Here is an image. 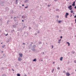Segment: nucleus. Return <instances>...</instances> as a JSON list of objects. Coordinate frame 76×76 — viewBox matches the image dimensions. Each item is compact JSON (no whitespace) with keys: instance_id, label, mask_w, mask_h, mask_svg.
Listing matches in <instances>:
<instances>
[{"instance_id":"4468645a","label":"nucleus","mask_w":76,"mask_h":76,"mask_svg":"<svg viewBox=\"0 0 76 76\" xmlns=\"http://www.w3.org/2000/svg\"><path fill=\"white\" fill-rule=\"evenodd\" d=\"M17 76H20V74H17Z\"/></svg>"},{"instance_id":"f03ea898","label":"nucleus","mask_w":76,"mask_h":76,"mask_svg":"<svg viewBox=\"0 0 76 76\" xmlns=\"http://www.w3.org/2000/svg\"><path fill=\"white\" fill-rule=\"evenodd\" d=\"M72 5H70L68 7V9H69V10H72Z\"/></svg>"},{"instance_id":"680f3d73","label":"nucleus","mask_w":76,"mask_h":76,"mask_svg":"<svg viewBox=\"0 0 76 76\" xmlns=\"http://www.w3.org/2000/svg\"><path fill=\"white\" fill-rule=\"evenodd\" d=\"M75 37H76V35H75Z\"/></svg>"},{"instance_id":"5701e85b","label":"nucleus","mask_w":76,"mask_h":76,"mask_svg":"<svg viewBox=\"0 0 76 76\" xmlns=\"http://www.w3.org/2000/svg\"><path fill=\"white\" fill-rule=\"evenodd\" d=\"M53 72H54V69H53V70H52V71H51L52 73H53Z\"/></svg>"},{"instance_id":"6ab92c4d","label":"nucleus","mask_w":76,"mask_h":76,"mask_svg":"<svg viewBox=\"0 0 76 76\" xmlns=\"http://www.w3.org/2000/svg\"><path fill=\"white\" fill-rule=\"evenodd\" d=\"M2 76H6L5 74H3Z\"/></svg>"},{"instance_id":"4c0bfd02","label":"nucleus","mask_w":76,"mask_h":76,"mask_svg":"<svg viewBox=\"0 0 76 76\" xmlns=\"http://www.w3.org/2000/svg\"><path fill=\"white\" fill-rule=\"evenodd\" d=\"M76 18V15H75L74 16V18Z\"/></svg>"},{"instance_id":"338daca9","label":"nucleus","mask_w":76,"mask_h":76,"mask_svg":"<svg viewBox=\"0 0 76 76\" xmlns=\"http://www.w3.org/2000/svg\"><path fill=\"white\" fill-rule=\"evenodd\" d=\"M2 53H3V51H2Z\"/></svg>"},{"instance_id":"412c9836","label":"nucleus","mask_w":76,"mask_h":76,"mask_svg":"<svg viewBox=\"0 0 76 76\" xmlns=\"http://www.w3.org/2000/svg\"><path fill=\"white\" fill-rule=\"evenodd\" d=\"M15 18H16V17H14V20H15V21L16 20V19H15Z\"/></svg>"},{"instance_id":"72a5a7b5","label":"nucleus","mask_w":76,"mask_h":76,"mask_svg":"<svg viewBox=\"0 0 76 76\" xmlns=\"http://www.w3.org/2000/svg\"><path fill=\"white\" fill-rule=\"evenodd\" d=\"M74 62H75V63H76V60L74 61Z\"/></svg>"},{"instance_id":"1a4fd4ad","label":"nucleus","mask_w":76,"mask_h":76,"mask_svg":"<svg viewBox=\"0 0 76 76\" xmlns=\"http://www.w3.org/2000/svg\"><path fill=\"white\" fill-rule=\"evenodd\" d=\"M36 60H37V59L35 58L33 60V61H36Z\"/></svg>"},{"instance_id":"f704fd0d","label":"nucleus","mask_w":76,"mask_h":76,"mask_svg":"<svg viewBox=\"0 0 76 76\" xmlns=\"http://www.w3.org/2000/svg\"><path fill=\"white\" fill-rule=\"evenodd\" d=\"M2 70H4V67H2Z\"/></svg>"},{"instance_id":"c85d7f7f","label":"nucleus","mask_w":76,"mask_h":76,"mask_svg":"<svg viewBox=\"0 0 76 76\" xmlns=\"http://www.w3.org/2000/svg\"><path fill=\"white\" fill-rule=\"evenodd\" d=\"M34 35H37V33H35V34H34Z\"/></svg>"},{"instance_id":"49530a36","label":"nucleus","mask_w":76,"mask_h":76,"mask_svg":"<svg viewBox=\"0 0 76 76\" xmlns=\"http://www.w3.org/2000/svg\"><path fill=\"white\" fill-rule=\"evenodd\" d=\"M67 43L68 44H69V42H67Z\"/></svg>"},{"instance_id":"9d476101","label":"nucleus","mask_w":76,"mask_h":76,"mask_svg":"<svg viewBox=\"0 0 76 76\" xmlns=\"http://www.w3.org/2000/svg\"><path fill=\"white\" fill-rule=\"evenodd\" d=\"M69 15V13L66 12V15L68 16Z\"/></svg>"},{"instance_id":"bf43d9fd","label":"nucleus","mask_w":76,"mask_h":76,"mask_svg":"<svg viewBox=\"0 0 76 76\" xmlns=\"http://www.w3.org/2000/svg\"><path fill=\"white\" fill-rule=\"evenodd\" d=\"M33 43V42H31V44H32Z\"/></svg>"},{"instance_id":"a18cd8bd","label":"nucleus","mask_w":76,"mask_h":76,"mask_svg":"<svg viewBox=\"0 0 76 76\" xmlns=\"http://www.w3.org/2000/svg\"><path fill=\"white\" fill-rule=\"evenodd\" d=\"M75 23H76V19H75Z\"/></svg>"},{"instance_id":"de8ad7c7","label":"nucleus","mask_w":76,"mask_h":76,"mask_svg":"<svg viewBox=\"0 0 76 76\" xmlns=\"http://www.w3.org/2000/svg\"><path fill=\"white\" fill-rule=\"evenodd\" d=\"M74 8L76 9V6H75L74 7Z\"/></svg>"},{"instance_id":"8fccbe9b","label":"nucleus","mask_w":76,"mask_h":76,"mask_svg":"<svg viewBox=\"0 0 76 76\" xmlns=\"http://www.w3.org/2000/svg\"><path fill=\"white\" fill-rule=\"evenodd\" d=\"M12 70L13 71H14V69H12Z\"/></svg>"},{"instance_id":"e2e57ef3","label":"nucleus","mask_w":76,"mask_h":76,"mask_svg":"<svg viewBox=\"0 0 76 76\" xmlns=\"http://www.w3.org/2000/svg\"><path fill=\"white\" fill-rule=\"evenodd\" d=\"M54 63H55V62H53V64H54Z\"/></svg>"},{"instance_id":"423d86ee","label":"nucleus","mask_w":76,"mask_h":76,"mask_svg":"<svg viewBox=\"0 0 76 76\" xmlns=\"http://www.w3.org/2000/svg\"><path fill=\"white\" fill-rule=\"evenodd\" d=\"M12 27H13V28H16V25H13Z\"/></svg>"},{"instance_id":"473e14b6","label":"nucleus","mask_w":76,"mask_h":76,"mask_svg":"<svg viewBox=\"0 0 76 76\" xmlns=\"http://www.w3.org/2000/svg\"><path fill=\"white\" fill-rule=\"evenodd\" d=\"M65 17H66V18H67V16L66 15Z\"/></svg>"},{"instance_id":"aec40b11","label":"nucleus","mask_w":76,"mask_h":76,"mask_svg":"<svg viewBox=\"0 0 76 76\" xmlns=\"http://www.w3.org/2000/svg\"><path fill=\"white\" fill-rule=\"evenodd\" d=\"M39 32H40L39 30L38 31V32H37V34H39V33H40Z\"/></svg>"},{"instance_id":"4d7b16f0","label":"nucleus","mask_w":76,"mask_h":76,"mask_svg":"<svg viewBox=\"0 0 76 76\" xmlns=\"http://www.w3.org/2000/svg\"><path fill=\"white\" fill-rule=\"evenodd\" d=\"M23 18V16H22V18Z\"/></svg>"},{"instance_id":"a211bd4d","label":"nucleus","mask_w":76,"mask_h":76,"mask_svg":"<svg viewBox=\"0 0 76 76\" xmlns=\"http://www.w3.org/2000/svg\"><path fill=\"white\" fill-rule=\"evenodd\" d=\"M33 47H34V48H35V47H36V45H34Z\"/></svg>"},{"instance_id":"6e6d98bb","label":"nucleus","mask_w":76,"mask_h":76,"mask_svg":"<svg viewBox=\"0 0 76 76\" xmlns=\"http://www.w3.org/2000/svg\"><path fill=\"white\" fill-rule=\"evenodd\" d=\"M24 76H27V75H26V74H25V75H24Z\"/></svg>"},{"instance_id":"dca6fc26","label":"nucleus","mask_w":76,"mask_h":76,"mask_svg":"<svg viewBox=\"0 0 76 76\" xmlns=\"http://www.w3.org/2000/svg\"><path fill=\"white\" fill-rule=\"evenodd\" d=\"M70 12H71V13H73V10H71V11H70Z\"/></svg>"},{"instance_id":"7ed1b4c3","label":"nucleus","mask_w":76,"mask_h":76,"mask_svg":"<svg viewBox=\"0 0 76 76\" xmlns=\"http://www.w3.org/2000/svg\"><path fill=\"white\" fill-rule=\"evenodd\" d=\"M22 53H19V57L22 58Z\"/></svg>"},{"instance_id":"603ef678","label":"nucleus","mask_w":76,"mask_h":76,"mask_svg":"<svg viewBox=\"0 0 76 76\" xmlns=\"http://www.w3.org/2000/svg\"><path fill=\"white\" fill-rule=\"evenodd\" d=\"M22 21L23 22H24V20H22Z\"/></svg>"},{"instance_id":"e433bc0d","label":"nucleus","mask_w":76,"mask_h":76,"mask_svg":"<svg viewBox=\"0 0 76 76\" xmlns=\"http://www.w3.org/2000/svg\"><path fill=\"white\" fill-rule=\"evenodd\" d=\"M75 1H74L73 4H75Z\"/></svg>"},{"instance_id":"0eeeda50","label":"nucleus","mask_w":76,"mask_h":76,"mask_svg":"<svg viewBox=\"0 0 76 76\" xmlns=\"http://www.w3.org/2000/svg\"><path fill=\"white\" fill-rule=\"evenodd\" d=\"M63 57H61L60 58V61H62L63 60Z\"/></svg>"},{"instance_id":"bb28decb","label":"nucleus","mask_w":76,"mask_h":76,"mask_svg":"<svg viewBox=\"0 0 76 76\" xmlns=\"http://www.w3.org/2000/svg\"><path fill=\"white\" fill-rule=\"evenodd\" d=\"M3 56L4 57H6V56L4 55V54H3Z\"/></svg>"},{"instance_id":"3c124183","label":"nucleus","mask_w":76,"mask_h":76,"mask_svg":"<svg viewBox=\"0 0 76 76\" xmlns=\"http://www.w3.org/2000/svg\"><path fill=\"white\" fill-rule=\"evenodd\" d=\"M23 45H24L25 44V43H23Z\"/></svg>"},{"instance_id":"ddd939ff","label":"nucleus","mask_w":76,"mask_h":76,"mask_svg":"<svg viewBox=\"0 0 76 76\" xmlns=\"http://www.w3.org/2000/svg\"><path fill=\"white\" fill-rule=\"evenodd\" d=\"M15 31V30H11V32L13 34V32H14Z\"/></svg>"},{"instance_id":"a878e982","label":"nucleus","mask_w":76,"mask_h":76,"mask_svg":"<svg viewBox=\"0 0 76 76\" xmlns=\"http://www.w3.org/2000/svg\"><path fill=\"white\" fill-rule=\"evenodd\" d=\"M28 7L27 6V7H25V9H26V8H27Z\"/></svg>"},{"instance_id":"79ce46f5","label":"nucleus","mask_w":76,"mask_h":76,"mask_svg":"<svg viewBox=\"0 0 76 76\" xmlns=\"http://www.w3.org/2000/svg\"><path fill=\"white\" fill-rule=\"evenodd\" d=\"M48 7H50V5H48Z\"/></svg>"},{"instance_id":"9b49d317","label":"nucleus","mask_w":76,"mask_h":76,"mask_svg":"<svg viewBox=\"0 0 76 76\" xmlns=\"http://www.w3.org/2000/svg\"><path fill=\"white\" fill-rule=\"evenodd\" d=\"M19 0H16L15 1V3H16L17 4H18V1Z\"/></svg>"},{"instance_id":"f3484780","label":"nucleus","mask_w":76,"mask_h":76,"mask_svg":"<svg viewBox=\"0 0 76 76\" xmlns=\"http://www.w3.org/2000/svg\"><path fill=\"white\" fill-rule=\"evenodd\" d=\"M63 73H66V71L65 70H64L63 71Z\"/></svg>"},{"instance_id":"ea45409f","label":"nucleus","mask_w":76,"mask_h":76,"mask_svg":"<svg viewBox=\"0 0 76 76\" xmlns=\"http://www.w3.org/2000/svg\"><path fill=\"white\" fill-rule=\"evenodd\" d=\"M63 38V37H62V36H61L60 38Z\"/></svg>"},{"instance_id":"a19ab883","label":"nucleus","mask_w":76,"mask_h":76,"mask_svg":"<svg viewBox=\"0 0 76 76\" xmlns=\"http://www.w3.org/2000/svg\"><path fill=\"white\" fill-rule=\"evenodd\" d=\"M42 54H43V55H44V52H43V53H42Z\"/></svg>"},{"instance_id":"b1692460","label":"nucleus","mask_w":76,"mask_h":76,"mask_svg":"<svg viewBox=\"0 0 76 76\" xmlns=\"http://www.w3.org/2000/svg\"><path fill=\"white\" fill-rule=\"evenodd\" d=\"M60 22H61V21L60 20L59 21L58 23H60Z\"/></svg>"},{"instance_id":"774afa93","label":"nucleus","mask_w":76,"mask_h":76,"mask_svg":"<svg viewBox=\"0 0 76 76\" xmlns=\"http://www.w3.org/2000/svg\"><path fill=\"white\" fill-rule=\"evenodd\" d=\"M75 72H76V69L75 70Z\"/></svg>"},{"instance_id":"58836bf2","label":"nucleus","mask_w":76,"mask_h":76,"mask_svg":"<svg viewBox=\"0 0 76 76\" xmlns=\"http://www.w3.org/2000/svg\"><path fill=\"white\" fill-rule=\"evenodd\" d=\"M7 35H8V34H6L5 35L6 36H7Z\"/></svg>"},{"instance_id":"393cba45","label":"nucleus","mask_w":76,"mask_h":76,"mask_svg":"<svg viewBox=\"0 0 76 76\" xmlns=\"http://www.w3.org/2000/svg\"><path fill=\"white\" fill-rule=\"evenodd\" d=\"M32 50V51H35V50L34 49H31Z\"/></svg>"},{"instance_id":"6e6552de","label":"nucleus","mask_w":76,"mask_h":76,"mask_svg":"<svg viewBox=\"0 0 76 76\" xmlns=\"http://www.w3.org/2000/svg\"><path fill=\"white\" fill-rule=\"evenodd\" d=\"M6 46V45H4L3 46H2V48H4L5 47V46Z\"/></svg>"},{"instance_id":"c756f323","label":"nucleus","mask_w":76,"mask_h":76,"mask_svg":"<svg viewBox=\"0 0 76 76\" xmlns=\"http://www.w3.org/2000/svg\"><path fill=\"white\" fill-rule=\"evenodd\" d=\"M9 21H9V20H8V21H7V22H7V24H8V22H9Z\"/></svg>"},{"instance_id":"864d4df0","label":"nucleus","mask_w":76,"mask_h":76,"mask_svg":"<svg viewBox=\"0 0 76 76\" xmlns=\"http://www.w3.org/2000/svg\"><path fill=\"white\" fill-rule=\"evenodd\" d=\"M24 6V4H23V5H22V6Z\"/></svg>"},{"instance_id":"7c9ffc66","label":"nucleus","mask_w":76,"mask_h":76,"mask_svg":"<svg viewBox=\"0 0 76 76\" xmlns=\"http://www.w3.org/2000/svg\"><path fill=\"white\" fill-rule=\"evenodd\" d=\"M53 47H54L53 46V45H52V48H53Z\"/></svg>"},{"instance_id":"c03bdc74","label":"nucleus","mask_w":76,"mask_h":76,"mask_svg":"<svg viewBox=\"0 0 76 76\" xmlns=\"http://www.w3.org/2000/svg\"><path fill=\"white\" fill-rule=\"evenodd\" d=\"M68 46H70V43L68 44Z\"/></svg>"},{"instance_id":"c9c22d12","label":"nucleus","mask_w":76,"mask_h":76,"mask_svg":"<svg viewBox=\"0 0 76 76\" xmlns=\"http://www.w3.org/2000/svg\"><path fill=\"white\" fill-rule=\"evenodd\" d=\"M29 29H31V28L30 27H29Z\"/></svg>"},{"instance_id":"2eb2a0df","label":"nucleus","mask_w":76,"mask_h":76,"mask_svg":"<svg viewBox=\"0 0 76 76\" xmlns=\"http://www.w3.org/2000/svg\"><path fill=\"white\" fill-rule=\"evenodd\" d=\"M72 6H75V4H72Z\"/></svg>"},{"instance_id":"4be33fe9","label":"nucleus","mask_w":76,"mask_h":76,"mask_svg":"<svg viewBox=\"0 0 76 76\" xmlns=\"http://www.w3.org/2000/svg\"><path fill=\"white\" fill-rule=\"evenodd\" d=\"M57 69H58V70H60V67H58L57 68Z\"/></svg>"},{"instance_id":"cd10ccee","label":"nucleus","mask_w":76,"mask_h":76,"mask_svg":"<svg viewBox=\"0 0 76 76\" xmlns=\"http://www.w3.org/2000/svg\"><path fill=\"white\" fill-rule=\"evenodd\" d=\"M56 17H57V18H59V16H58V15H57Z\"/></svg>"},{"instance_id":"20e7f679","label":"nucleus","mask_w":76,"mask_h":76,"mask_svg":"<svg viewBox=\"0 0 76 76\" xmlns=\"http://www.w3.org/2000/svg\"><path fill=\"white\" fill-rule=\"evenodd\" d=\"M5 9L6 11H9V10L10 9L8 7H6Z\"/></svg>"},{"instance_id":"13d9d810","label":"nucleus","mask_w":76,"mask_h":76,"mask_svg":"<svg viewBox=\"0 0 76 76\" xmlns=\"http://www.w3.org/2000/svg\"><path fill=\"white\" fill-rule=\"evenodd\" d=\"M72 14H71V16H70V17H72Z\"/></svg>"},{"instance_id":"052dcab7","label":"nucleus","mask_w":76,"mask_h":76,"mask_svg":"<svg viewBox=\"0 0 76 76\" xmlns=\"http://www.w3.org/2000/svg\"><path fill=\"white\" fill-rule=\"evenodd\" d=\"M45 4H46V5H47V4L46 3Z\"/></svg>"},{"instance_id":"5fc2aeb1","label":"nucleus","mask_w":76,"mask_h":76,"mask_svg":"<svg viewBox=\"0 0 76 76\" xmlns=\"http://www.w3.org/2000/svg\"><path fill=\"white\" fill-rule=\"evenodd\" d=\"M56 11H57L58 10V9H57V10H56Z\"/></svg>"},{"instance_id":"2f4dec72","label":"nucleus","mask_w":76,"mask_h":76,"mask_svg":"<svg viewBox=\"0 0 76 76\" xmlns=\"http://www.w3.org/2000/svg\"><path fill=\"white\" fill-rule=\"evenodd\" d=\"M58 43L59 44H60V41H58Z\"/></svg>"},{"instance_id":"69168bd1","label":"nucleus","mask_w":76,"mask_h":76,"mask_svg":"<svg viewBox=\"0 0 76 76\" xmlns=\"http://www.w3.org/2000/svg\"><path fill=\"white\" fill-rule=\"evenodd\" d=\"M39 44H41V42L39 43Z\"/></svg>"},{"instance_id":"f8f14e48","label":"nucleus","mask_w":76,"mask_h":76,"mask_svg":"<svg viewBox=\"0 0 76 76\" xmlns=\"http://www.w3.org/2000/svg\"><path fill=\"white\" fill-rule=\"evenodd\" d=\"M71 53H73V54H75V51H72L71 52Z\"/></svg>"},{"instance_id":"37998d69","label":"nucleus","mask_w":76,"mask_h":76,"mask_svg":"<svg viewBox=\"0 0 76 76\" xmlns=\"http://www.w3.org/2000/svg\"><path fill=\"white\" fill-rule=\"evenodd\" d=\"M61 40V39H60V40H58V41H60Z\"/></svg>"},{"instance_id":"f257e3e1","label":"nucleus","mask_w":76,"mask_h":76,"mask_svg":"<svg viewBox=\"0 0 76 76\" xmlns=\"http://www.w3.org/2000/svg\"><path fill=\"white\" fill-rule=\"evenodd\" d=\"M18 60L19 61H21L22 60V58L19 57L18 58Z\"/></svg>"},{"instance_id":"0e129e2a","label":"nucleus","mask_w":76,"mask_h":76,"mask_svg":"<svg viewBox=\"0 0 76 76\" xmlns=\"http://www.w3.org/2000/svg\"><path fill=\"white\" fill-rule=\"evenodd\" d=\"M1 44H3V43L1 42Z\"/></svg>"},{"instance_id":"09e8293b","label":"nucleus","mask_w":76,"mask_h":76,"mask_svg":"<svg viewBox=\"0 0 76 76\" xmlns=\"http://www.w3.org/2000/svg\"><path fill=\"white\" fill-rule=\"evenodd\" d=\"M55 1H57V0H54Z\"/></svg>"},{"instance_id":"39448f33","label":"nucleus","mask_w":76,"mask_h":76,"mask_svg":"<svg viewBox=\"0 0 76 76\" xmlns=\"http://www.w3.org/2000/svg\"><path fill=\"white\" fill-rule=\"evenodd\" d=\"M66 75L67 76H70V73H69L66 72Z\"/></svg>"}]
</instances>
